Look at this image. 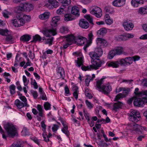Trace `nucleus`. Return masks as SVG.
<instances>
[{
	"instance_id": "f257e3e1",
	"label": "nucleus",
	"mask_w": 147,
	"mask_h": 147,
	"mask_svg": "<svg viewBox=\"0 0 147 147\" xmlns=\"http://www.w3.org/2000/svg\"><path fill=\"white\" fill-rule=\"evenodd\" d=\"M73 55H76L78 57L77 60H75L76 65L78 67H80L82 66L81 69L83 71H86L90 70L92 69H97L99 67H101L102 64L104 63V61H101L99 59H98L94 61H92V65L86 67L83 65L84 62L83 57L81 53L78 52H75L73 53Z\"/></svg>"
},
{
	"instance_id": "f03ea898",
	"label": "nucleus",
	"mask_w": 147,
	"mask_h": 147,
	"mask_svg": "<svg viewBox=\"0 0 147 147\" xmlns=\"http://www.w3.org/2000/svg\"><path fill=\"white\" fill-rule=\"evenodd\" d=\"M16 17V19L12 21L13 26L16 27H19L24 26L26 21H29L30 19V17L29 15L21 13L18 14Z\"/></svg>"
},
{
	"instance_id": "7ed1b4c3",
	"label": "nucleus",
	"mask_w": 147,
	"mask_h": 147,
	"mask_svg": "<svg viewBox=\"0 0 147 147\" xmlns=\"http://www.w3.org/2000/svg\"><path fill=\"white\" fill-rule=\"evenodd\" d=\"M4 129L7 132V136L13 137L17 134L16 129L11 123L7 122L4 125Z\"/></svg>"
},
{
	"instance_id": "20e7f679",
	"label": "nucleus",
	"mask_w": 147,
	"mask_h": 147,
	"mask_svg": "<svg viewBox=\"0 0 147 147\" xmlns=\"http://www.w3.org/2000/svg\"><path fill=\"white\" fill-rule=\"evenodd\" d=\"M38 111L34 108L32 109V112L34 115H37L36 119L38 121H41L45 117L44 111L42 106L38 105L36 107Z\"/></svg>"
},
{
	"instance_id": "39448f33",
	"label": "nucleus",
	"mask_w": 147,
	"mask_h": 147,
	"mask_svg": "<svg viewBox=\"0 0 147 147\" xmlns=\"http://www.w3.org/2000/svg\"><path fill=\"white\" fill-rule=\"evenodd\" d=\"M0 34L6 36L5 40L8 43L13 44L14 42L15 38L7 29L0 28Z\"/></svg>"
},
{
	"instance_id": "423d86ee",
	"label": "nucleus",
	"mask_w": 147,
	"mask_h": 147,
	"mask_svg": "<svg viewBox=\"0 0 147 147\" xmlns=\"http://www.w3.org/2000/svg\"><path fill=\"white\" fill-rule=\"evenodd\" d=\"M129 120L134 122H137L140 120L141 116L140 113L136 110L132 111L129 114Z\"/></svg>"
},
{
	"instance_id": "0eeeda50",
	"label": "nucleus",
	"mask_w": 147,
	"mask_h": 147,
	"mask_svg": "<svg viewBox=\"0 0 147 147\" xmlns=\"http://www.w3.org/2000/svg\"><path fill=\"white\" fill-rule=\"evenodd\" d=\"M147 102V98H138L136 97L134 101V106L142 107H143L145 103Z\"/></svg>"
},
{
	"instance_id": "6e6552de",
	"label": "nucleus",
	"mask_w": 147,
	"mask_h": 147,
	"mask_svg": "<svg viewBox=\"0 0 147 147\" xmlns=\"http://www.w3.org/2000/svg\"><path fill=\"white\" fill-rule=\"evenodd\" d=\"M34 8L33 5L30 3H25L21 5L18 7V9L21 11H29L33 9Z\"/></svg>"
},
{
	"instance_id": "1a4fd4ad",
	"label": "nucleus",
	"mask_w": 147,
	"mask_h": 147,
	"mask_svg": "<svg viewBox=\"0 0 147 147\" xmlns=\"http://www.w3.org/2000/svg\"><path fill=\"white\" fill-rule=\"evenodd\" d=\"M111 91V86L109 84H107L102 85L101 89L99 91L101 92L104 94L108 95L110 93Z\"/></svg>"
},
{
	"instance_id": "9d476101",
	"label": "nucleus",
	"mask_w": 147,
	"mask_h": 147,
	"mask_svg": "<svg viewBox=\"0 0 147 147\" xmlns=\"http://www.w3.org/2000/svg\"><path fill=\"white\" fill-rule=\"evenodd\" d=\"M75 39V36L73 35H68L66 38V42L64 44L63 47H61L62 49L63 48L65 49L67 48L68 47L71 45L74 42V40Z\"/></svg>"
},
{
	"instance_id": "9b49d317",
	"label": "nucleus",
	"mask_w": 147,
	"mask_h": 147,
	"mask_svg": "<svg viewBox=\"0 0 147 147\" xmlns=\"http://www.w3.org/2000/svg\"><path fill=\"white\" fill-rule=\"evenodd\" d=\"M123 25L124 29L127 31L132 30L134 27L131 21L128 19L124 20Z\"/></svg>"
},
{
	"instance_id": "f8f14e48",
	"label": "nucleus",
	"mask_w": 147,
	"mask_h": 147,
	"mask_svg": "<svg viewBox=\"0 0 147 147\" xmlns=\"http://www.w3.org/2000/svg\"><path fill=\"white\" fill-rule=\"evenodd\" d=\"M90 13L94 15L97 18H99L102 16V10L97 6L95 7L90 11Z\"/></svg>"
},
{
	"instance_id": "ddd939ff",
	"label": "nucleus",
	"mask_w": 147,
	"mask_h": 147,
	"mask_svg": "<svg viewBox=\"0 0 147 147\" xmlns=\"http://www.w3.org/2000/svg\"><path fill=\"white\" fill-rule=\"evenodd\" d=\"M42 32L46 37H49L51 35L54 36L57 34L56 29L53 28L43 30Z\"/></svg>"
},
{
	"instance_id": "4468645a",
	"label": "nucleus",
	"mask_w": 147,
	"mask_h": 147,
	"mask_svg": "<svg viewBox=\"0 0 147 147\" xmlns=\"http://www.w3.org/2000/svg\"><path fill=\"white\" fill-rule=\"evenodd\" d=\"M134 35L131 33H127L119 36L117 37V40L118 41H125L129 38H133Z\"/></svg>"
},
{
	"instance_id": "2eb2a0df",
	"label": "nucleus",
	"mask_w": 147,
	"mask_h": 147,
	"mask_svg": "<svg viewBox=\"0 0 147 147\" xmlns=\"http://www.w3.org/2000/svg\"><path fill=\"white\" fill-rule=\"evenodd\" d=\"M57 77L58 79L61 78L64 80L65 77V71L62 67H59L57 70Z\"/></svg>"
},
{
	"instance_id": "dca6fc26",
	"label": "nucleus",
	"mask_w": 147,
	"mask_h": 147,
	"mask_svg": "<svg viewBox=\"0 0 147 147\" xmlns=\"http://www.w3.org/2000/svg\"><path fill=\"white\" fill-rule=\"evenodd\" d=\"M98 46L101 48H105L108 46V43L103 38H98L96 40Z\"/></svg>"
},
{
	"instance_id": "f3484780",
	"label": "nucleus",
	"mask_w": 147,
	"mask_h": 147,
	"mask_svg": "<svg viewBox=\"0 0 147 147\" xmlns=\"http://www.w3.org/2000/svg\"><path fill=\"white\" fill-rule=\"evenodd\" d=\"M129 90L130 89L129 88L126 89L124 88V89L123 90L122 93H119L116 96L115 98V100H117L121 98L125 97L128 94Z\"/></svg>"
},
{
	"instance_id": "a211bd4d",
	"label": "nucleus",
	"mask_w": 147,
	"mask_h": 147,
	"mask_svg": "<svg viewBox=\"0 0 147 147\" xmlns=\"http://www.w3.org/2000/svg\"><path fill=\"white\" fill-rule=\"evenodd\" d=\"M87 41V39L85 37L82 36H79L77 37L76 38L75 37V39L74 40V41L77 42L78 45H82Z\"/></svg>"
},
{
	"instance_id": "6ab92c4d",
	"label": "nucleus",
	"mask_w": 147,
	"mask_h": 147,
	"mask_svg": "<svg viewBox=\"0 0 147 147\" xmlns=\"http://www.w3.org/2000/svg\"><path fill=\"white\" fill-rule=\"evenodd\" d=\"M79 26L82 28L87 29L89 26V23L86 20L84 19H81L79 22Z\"/></svg>"
},
{
	"instance_id": "aec40b11",
	"label": "nucleus",
	"mask_w": 147,
	"mask_h": 147,
	"mask_svg": "<svg viewBox=\"0 0 147 147\" xmlns=\"http://www.w3.org/2000/svg\"><path fill=\"white\" fill-rule=\"evenodd\" d=\"M126 0H115L112 2L113 5L115 7H119L124 6Z\"/></svg>"
},
{
	"instance_id": "412c9836",
	"label": "nucleus",
	"mask_w": 147,
	"mask_h": 147,
	"mask_svg": "<svg viewBox=\"0 0 147 147\" xmlns=\"http://www.w3.org/2000/svg\"><path fill=\"white\" fill-rule=\"evenodd\" d=\"M15 105L18 109H21L24 107H28V105H25V103L20 101L18 99H16L15 102Z\"/></svg>"
},
{
	"instance_id": "4be33fe9",
	"label": "nucleus",
	"mask_w": 147,
	"mask_h": 147,
	"mask_svg": "<svg viewBox=\"0 0 147 147\" xmlns=\"http://www.w3.org/2000/svg\"><path fill=\"white\" fill-rule=\"evenodd\" d=\"M91 77L89 75H87L86 76L85 82L86 85L88 86L89 85V83L91 81H92L95 77V76L94 74H92Z\"/></svg>"
},
{
	"instance_id": "5701e85b",
	"label": "nucleus",
	"mask_w": 147,
	"mask_h": 147,
	"mask_svg": "<svg viewBox=\"0 0 147 147\" xmlns=\"http://www.w3.org/2000/svg\"><path fill=\"white\" fill-rule=\"evenodd\" d=\"M60 18L59 16H56L52 18L51 25L52 26L56 27L57 25L58 22L60 21Z\"/></svg>"
},
{
	"instance_id": "b1692460",
	"label": "nucleus",
	"mask_w": 147,
	"mask_h": 147,
	"mask_svg": "<svg viewBox=\"0 0 147 147\" xmlns=\"http://www.w3.org/2000/svg\"><path fill=\"white\" fill-rule=\"evenodd\" d=\"M31 38L30 35L26 34L22 36L20 38V40L23 42H27L29 41Z\"/></svg>"
},
{
	"instance_id": "393cba45",
	"label": "nucleus",
	"mask_w": 147,
	"mask_h": 147,
	"mask_svg": "<svg viewBox=\"0 0 147 147\" xmlns=\"http://www.w3.org/2000/svg\"><path fill=\"white\" fill-rule=\"evenodd\" d=\"M130 127V129L136 131H140V129H142L141 126L136 123L131 124Z\"/></svg>"
},
{
	"instance_id": "a878e982",
	"label": "nucleus",
	"mask_w": 147,
	"mask_h": 147,
	"mask_svg": "<svg viewBox=\"0 0 147 147\" xmlns=\"http://www.w3.org/2000/svg\"><path fill=\"white\" fill-rule=\"evenodd\" d=\"M79 12V9L78 7L76 6H74L72 7L71 11L72 14L78 16H80Z\"/></svg>"
},
{
	"instance_id": "bb28decb",
	"label": "nucleus",
	"mask_w": 147,
	"mask_h": 147,
	"mask_svg": "<svg viewBox=\"0 0 147 147\" xmlns=\"http://www.w3.org/2000/svg\"><path fill=\"white\" fill-rule=\"evenodd\" d=\"M105 78H101L100 80H98L96 82V86L97 89L99 91L102 87V85L104 82L103 80Z\"/></svg>"
},
{
	"instance_id": "cd10ccee",
	"label": "nucleus",
	"mask_w": 147,
	"mask_h": 147,
	"mask_svg": "<svg viewBox=\"0 0 147 147\" xmlns=\"http://www.w3.org/2000/svg\"><path fill=\"white\" fill-rule=\"evenodd\" d=\"M48 2L52 8H56L59 6V3L56 0H48Z\"/></svg>"
},
{
	"instance_id": "c85d7f7f",
	"label": "nucleus",
	"mask_w": 147,
	"mask_h": 147,
	"mask_svg": "<svg viewBox=\"0 0 147 147\" xmlns=\"http://www.w3.org/2000/svg\"><path fill=\"white\" fill-rule=\"evenodd\" d=\"M50 13L48 12H45L42 14L40 15L39 18L42 20H45L49 18Z\"/></svg>"
},
{
	"instance_id": "c756f323",
	"label": "nucleus",
	"mask_w": 147,
	"mask_h": 147,
	"mask_svg": "<svg viewBox=\"0 0 147 147\" xmlns=\"http://www.w3.org/2000/svg\"><path fill=\"white\" fill-rule=\"evenodd\" d=\"M89 55L91 58V61L97 59L100 57L94 51H92L89 53Z\"/></svg>"
},
{
	"instance_id": "7c9ffc66",
	"label": "nucleus",
	"mask_w": 147,
	"mask_h": 147,
	"mask_svg": "<svg viewBox=\"0 0 147 147\" xmlns=\"http://www.w3.org/2000/svg\"><path fill=\"white\" fill-rule=\"evenodd\" d=\"M123 105L122 103L119 102L115 103L113 105V109L115 111H117L118 109L121 108Z\"/></svg>"
},
{
	"instance_id": "2f4dec72",
	"label": "nucleus",
	"mask_w": 147,
	"mask_h": 147,
	"mask_svg": "<svg viewBox=\"0 0 147 147\" xmlns=\"http://www.w3.org/2000/svg\"><path fill=\"white\" fill-rule=\"evenodd\" d=\"M124 49L123 48L121 47H118L114 49L116 55H121L124 53Z\"/></svg>"
},
{
	"instance_id": "473e14b6",
	"label": "nucleus",
	"mask_w": 147,
	"mask_h": 147,
	"mask_svg": "<svg viewBox=\"0 0 147 147\" xmlns=\"http://www.w3.org/2000/svg\"><path fill=\"white\" fill-rule=\"evenodd\" d=\"M94 51L96 53L98 56L101 57L103 53V51L101 47L97 46L95 49Z\"/></svg>"
},
{
	"instance_id": "72a5a7b5",
	"label": "nucleus",
	"mask_w": 147,
	"mask_h": 147,
	"mask_svg": "<svg viewBox=\"0 0 147 147\" xmlns=\"http://www.w3.org/2000/svg\"><path fill=\"white\" fill-rule=\"evenodd\" d=\"M107 64L108 66L111 67L113 68H117L119 67L118 62L117 61H111L109 63H107Z\"/></svg>"
},
{
	"instance_id": "f704fd0d",
	"label": "nucleus",
	"mask_w": 147,
	"mask_h": 147,
	"mask_svg": "<svg viewBox=\"0 0 147 147\" xmlns=\"http://www.w3.org/2000/svg\"><path fill=\"white\" fill-rule=\"evenodd\" d=\"M138 13L141 15L147 14V6L141 7L138 9Z\"/></svg>"
},
{
	"instance_id": "c9c22d12",
	"label": "nucleus",
	"mask_w": 147,
	"mask_h": 147,
	"mask_svg": "<svg viewBox=\"0 0 147 147\" xmlns=\"http://www.w3.org/2000/svg\"><path fill=\"white\" fill-rule=\"evenodd\" d=\"M3 75L5 81L8 83H9L11 82L10 78L11 76L9 73L5 72L3 74Z\"/></svg>"
},
{
	"instance_id": "e433bc0d",
	"label": "nucleus",
	"mask_w": 147,
	"mask_h": 147,
	"mask_svg": "<svg viewBox=\"0 0 147 147\" xmlns=\"http://www.w3.org/2000/svg\"><path fill=\"white\" fill-rule=\"evenodd\" d=\"M64 17V20L65 21H67L72 20L74 19L73 16L70 13L65 14Z\"/></svg>"
},
{
	"instance_id": "4c0bfd02",
	"label": "nucleus",
	"mask_w": 147,
	"mask_h": 147,
	"mask_svg": "<svg viewBox=\"0 0 147 147\" xmlns=\"http://www.w3.org/2000/svg\"><path fill=\"white\" fill-rule=\"evenodd\" d=\"M134 93L135 94L136 97H138L141 96L142 95V92L139 91V88H136L134 90Z\"/></svg>"
},
{
	"instance_id": "58836bf2",
	"label": "nucleus",
	"mask_w": 147,
	"mask_h": 147,
	"mask_svg": "<svg viewBox=\"0 0 147 147\" xmlns=\"http://www.w3.org/2000/svg\"><path fill=\"white\" fill-rule=\"evenodd\" d=\"M16 88L15 86L13 84L10 86L9 88L10 90V93L11 94H13L16 93Z\"/></svg>"
},
{
	"instance_id": "ea45409f",
	"label": "nucleus",
	"mask_w": 147,
	"mask_h": 147,
	"mask_svg": "<svg viewBox=\"0 0 147 147\" xmlns=\"http://www.w3.org/2000/svg\"><path fill=\"white\" fill-rule=\"evenodd\" d=\"M85 95L86 97H88L90 99L92 97V96L90 93L89 89L87 88H85Z\"/></svg>"
},
{
	"instance_id": "a19ab883",
	"label": "nucleus",
	"mask_w": 147,
	"mask_h": 147,
	"mask_svg": "<svg viewBox=\"0 0 147 147\" xmlns=\"http://www.w3.org/2000/svg\"><path fill=\"white\" fill-rule=\"evenodd\" d=\"M107 32L106 29L105 28H102L99 30L97 32L98 35L103 36Z\"/></svg>"
},
{
	"instance_id": "79ce46f5",
	"label": "nucleus",
	"mask_w": 147,
	"mask_h": 147,
	"mask_svg": "<svg viewBox=\"0 0 147 147\" xmlns=\"http://www.w3.org/2000/svg\"><path fill=\"white\" fill-rule=\"evenodd\" d=\"M68 30V28L67 26H62L60 30V32L63 34L67 33Z\"/></svg>"
},
{
	"instance_id": "37998d69",
	"label": "nucleus",
	"mask_w": 147,
	"mask_h": 147,
	"mask_svg": "<svg viewBox=\"0 0 147 147\" xmlns=\"http://www.w3.org/2000/svg\"><path fill=\"white\" fill-rule=\"evenodd\" d=\"M41 37L38 34H36L33 37V41L32 42H36L37 41H40L41 40Z\"/></svg>"
},
{
	"instance_id": "c03bdc74",
	"label": "nucleus",
	"mask_w": 147,
	"mask_h": 147,
	"mask_svg": "<svg viewBox=\"0 0 147 147\" xmlns=\"http://www.w3.org/2000/svg\"><path fill=\"white\" fill-rule=\"evenodd\" d=\"M105 10L107 12L109 13L110 14H112L114 12V10L113 8L111 7H105Z\"/></svg>"
},
{
	"instance_id": "a18cd8bd",
	"label": "nucleus",
	"mask_w": 147,
	"mask_h": 147,
	"mask_svg": "<svg viewBox=\"0 0 147 147\" xmlns=\"http://www.w3.org/2000/svg\"><path fill=\"white\" fill-rule=\"evenodd\" d=\"M85 18L92 25L94 24L92 17L90 15H87L84 16Z\"/></svg>"
},
{
	"instance_id": "49530a36",
	"label": "nucleus",
	"mask_w": 147,
	"mask_h": 147,
	"mask_svg": "<svg viewBox=\"0 0 147 147\" xmlns=\"http://www.w3.org/2000/svg\"><path fill=\"white\" fill-rule=\"evenodd\" d=\"M59 120L61 122L63 127L62 128H65L66 129H68V127L67 125V122L64 120L63 118H60Z\"/></svg>"
},
{
	"instance_id": "de8ad7c7",
	"label": "nucleus",
	"mask_w": 147,
	"mask_h": 147,
	"mask_svg": "<svg viewBox=\"0 0 147 147\" xmlns=\"http://www.w3.org/2000/svg\"><path fill=\"white\" fill-rule=\"evenodd\" d=\"M60 2L62 3L63 7H64L70 4L71 0H62Z\"/></svg>"
},
{
	"instance_id": "09e8293b",
	"label": "nucleus",
	"mask_w": 147,
	"mask_h": 147,
	"mask_svg": "<svg viewBox=\"0 0 147 147\" xmlns=\"http://www.w3.org/2000/svg\"><path fill=\"white\" fill-rule=\"evenodd\" d=\"M43 106L45 110H50L51 109V105L48 102H45Z\"/></svg>"
},
{
	"instance_id": "8fccbe9b",
	"label": "nucleus",
	"mask_w": 147,
	"mask_h": 147,
	"mask_svg": "<svg viewBox=\"0 0 147 147\" xmlns=\"http://www.w3.org/2000/svg\"><path fill=\"white\" fill-rule=\"evenodd\" d=\"M88 38L89 43H91L92 41L94 38V36L92 32H90L88 34Z\"/></svg>"
},
{
	"instance_id": "3c124183",
	"label": "nucleus",
	"mask_w": 147,
	"mask_h": 147,
	"mask_svg": "<svg viewBox=\"0 0 147 147\" xmlns=\"http://www.w3.org/2000/svg\"><path fill=\"white\" fill-rule=\"evenodd\" d=\"M116 55L114 50L111 51L108 55V57L110 59H112Z\"/></svg>"
},
{
	"instance_id": "603ef678",
	"label": "nucleus",
	"mask_w": 147,
	"mask_h": 147,
	"mask_svg": "<svg viewBox=\"0 0 147 147\" xmlns=\"http://www.w3.org/2000/svg\"><path fill=\"white\" fill-rule=\"evenodd\" d=\"M125 60L126 65H127L128 64H129V65H130L133 62L132 57H125Z\"/></svg>"
},
{
	"instance_id": "864d4df0",
	"label": "nucleus",
	"mask_w": 147,
	"mask_h": 147,
	"mask_svg": "<svg viewBox=\"0 0 147 147\" xmlns=\"http://www.w3.org/2000/svg\"><path fill=\"white\" fill-rule=\"evenodd\" d=\"M54 38L53 37H51L49 38H48L46 40L45 44H49V45H52V42Z\"/></svg>"
},
{
	"instance_id": "5fc2aeb1",
	"label": "nucleus",
	"mask_w": 147,
	"mask_h": 147,
	"mask_svg": "<svg viewBox=\"0 0 147 147\" xmlns=\"http://www.w3.org/2000/svg\"><path fill=\"white\" fill-rule=\"evenodd\" d=\"M86 105L89 109H92L94 106V105L90 102L88 100H86L85 101Z\"/></svg>"
},
{
	"instance_id": "6e6d98bb",
	"label": "nucleus",
	"mask_w": 147,
	"mask_h": 147,
	"mask_svg": "<svg viewBox=\"0 0 147 147\" xmlns=\"http://www.w3.org/2000/svg\"><path fill=\"white\" fill-rule=\"evenodd\" d=\"M117 61L118 62L119 65H126L125 60V58L124 59L123 58L119 59L117 60Z\"/></svg>"
},
{
	"instance_id": "4d7b16f0",
	"label": "nucleus",
	"mask_w": 147,
	"mask_h": 147,
	"mask_svg": "<svg viewBox=\"0 0 147 147\" xmlns=\"http://www.w3.org/2000/svg\"><path fill=\"white\" fill-rule=\"evenodd\" d=\"M20 58L19 59L18 58V55H17L15 58V61L14 62V66L16 68H18L17 66L19 65L20 61Z\"/></svg>"
},
{
	"instance_id": "13d9d810",
	"label": "nucleus",
	"mask_w": 147,
	"mask_h": 147,
	"mask_svg": "<svg viewBox=\"0 0 147 147\" xmlns=\"http://www.w3.org/2000/svg\"><path fill=\"white\" fill-rule=\"evenodd\" d=\"M23 80L24 83V85L25 86H26L28 88L27 85L29 82V80H27V79L24 75L23 76Z\"/></svg>"
},
{
	"instance_id": "bf43d9fd",
	"label": "nucleus",
	"mask_w": 147,
	"mask_h": 147,
	"mask_svg": "<svg viewBox=\"0 0 147 147\" xmlns=\"http://www.w3.org/2000/svg\"><path fill=\"white\" fill-rule=\"evenodd\" d=\"M30 139L39 145V141L37 138L34 136H31L30 137Z\"/></svg>"
},
{
	"instance_id": "052dcab7",
	"label": "nucleus",
	"mask_w": 147,
	"mask_h": 147,
	"mask_svg": "<svg viewBox=\"0 0 147 147\" xmlns=\"http://www.w3.org/2000/svg\"><path fill=\"white\" fill-rule=\"evenodd\" d=\"M31 92L34 98L35 99H36L38 96V94L37 92L34 90H31Z\"/></svg>"
},
{
	"instance_id": "680f3d73",
	"label": "nucleus",
	"mask_w": 147,
	"mask_h": 147,
	"mask_svg": "<svg viewBox=\"0 0 147 147\" xmlns=\"http://www.w3.org/2000/svg\"><path fill=\"white\" fill-rule=\"evenodd\" d=\"M14 142L15 143V144L17 147H23L24 146L23 143L22 141H18Z\"/></svg>"
},
{
	"instance_id": "e2e57ef3",
	"label": "nucleus",
	"mask_w": 147,
	"mask_h": 147,
	"mask_svg": "<svg viewBox=\"0 0 147 147\" xmlns=\"http://www.w3.org/2000/svg\"><path fill=\"white\" fill-rule=\"evenodd\" d=\"M62 131L65 134L66 136L69 137V131L68 130V129H66L65 128H62L61 129Z\"/></svg>"
},
{
	"instance_id": "0e129e2a",
	"label": "nucleus",
	"mask_w": 147,
	"mask_h": 147,
	"mask_svg": "<svg viewBox=\"0 0 147 147\" xmlns=\"http://www.w3.org/2000/svg\"><path fill=\"white\" fill-rule=\"evenodd\" d=\"M19 98L23 102V103H25V105H28L27 99L25 96H20Z\"/></svg>"
},
{
	"instance_id": "69168bd1",
	"label": "nucleus",
	"mask_w": 147,
	"mask_h": 147,
	"mask_svg": "<svg viewBox=\"0 0 147 147\" xmlns=\"http://www.w3.org/2000/svg\"><path fill=\"white\" fill-rule=\"evenodd\" d=\"M106 24L108 25H111L113 23V20L112 19H106L105 20Z\"/></svg>"
},
{
	"instance_id": "338daca9",
	"label": "nucleus",
	"mask_w": 147,
	"mask_h": 147,
	"mask_svg": "<svg viewBox=\"0 0 147 147\" xmlns=\"http://www.w3.org/2000/svg\"><path fill=\"white\" fill-rule=\"evenodd\" d=\"M40 94V98L42 100H47V98L45 92L41 93Z\"/></svg>"
},
{
	"instance_id": "774afa93",
	"label": "nucleus",
	"mask_w": 147,
	"mask_h": 147,
	"mask_svg": "<svg viewBox=\"0 0 147 147\" xmlns=\"http://www.w3.org/2000/svg\"><path fill=\"white\" fill-rule=\"evenodd\" d=\"M131 5L134 7H137L138 6V1L137 0H132L131 2Z\"/></svg>"
}]
</instances>
